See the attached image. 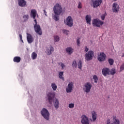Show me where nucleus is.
<instances>
[{"label":"nucleus","mask_w":124,"mask_h":124,"mask_svg":"<svg viewBox=\"0 0 124 124\" xmlns=\"http://www.w3.org/2000/svg\"><path fill=\"white\" fill-rule=\"evenodd\" d=\"M53 11L55 15L52 16L53 19L55 21L60 20L59 16L62 13V7L59 3H56L53 7Z\"/></svg>","instance_id":"obj_1"},{"label":"nucleus","mask_w":124,"mask_h":124,"mask_svg":"<svg viewBox=\"0 0 124 124\" xmlns=\"http://www.w3.org/2000/svg\"><path fill=\"white\" fill-rule=\"evenodd\" d=\"M104 24L103 21L99 20L98 18L94 19L92 22V25L93 27H97V28H99L101 27L102 25Z\"/></svg>","instance_id":"obj_2"},{"label":"nucleus","mask_w":124,"mask_h":124,"mask_svg":"<svg viewBox=\"0 0 124 124\" xmlns=\"http://www.w3.org/2000/svg\"><path fill=\"white\" fill-rule=\"evenodd\" d=\"M42 116L45 119V120H49L50 118V113L48 110L45 108H43L41 111Z\"/></svg>","instance_id":"obj_3"},{"label":"nucleus","mask_w":124,"mask_h":124,"mask_svg":"<svg viewBox=\"0 0 124 124\" xmlns=\"http://www.w3.org/2000/svg\"><path fill=\"white\" fill-rule=\"evenodd\" d=\"M93 87V85L91 82H86L83 85V91L85 93H87L91 92V90H92V88Z\"/></svg>","instance_id":"obj_4"},{"label":"nucleus","mask_w":124,"mask_h":124,"mask_svg":"<svg viewBox=\"0 0 124 124\" xmlns=\"http://www.w3.org/2000/svg\"><path fill=\"white\" fill-rule=\"evenodd\" d=\"M94 56V52L93 50H90L85 55V59L86 61H91Z\"/></svg>","instance_id":"obj_5"},{"label":"nucleus","mask_w":124,"mask_h":124,"mask_svg":"<svg viewBox=\"0 0 124 124\" xmlns=\"http://www.w3.org/2000/svg\"><path fill=\"white\" fill-rule=\"evenodd\" d=\"M47 100L49 104H52L55 98V93H49L47 94Z\"/></svg>","instance_id":"obj_6"},{"label":"nucleus","mask_w":124,"mask_h":124,"mask_svg":"<svg viewBox=\"0 0 124 124\" xmlns=\"http://www.w3.org/2000/svg\"><path fill=\"white\" fill-rule=\"evenodd\" d=\"M81 121L80 123L82 124H90V120L89 118L87 117L85 115H82L81 116Z\"/></svg>","instance_id":"obj_7"},{"label":"nucleus","mask_w":124,"mask_h":124,"mask_svg":"<svg viewBox=\"0 0 124 124\" xmlns=\"http://www.w3.org/2000/svg\"><path fill=\"white\" fill-rule=\"evenodd\" d=\"M34 30L35 32H36V33H38L39 35H42V31L41 30L40 25L38 24H34Z\"/></svg>","instance_id":"obj_8"},{"label":"nucleus","mask_w":124,"mask_h":124,"mask_svg":"<svg viewBox=\"0 0 124 124\" xmlns=\"http://www.w3.org/2000/svg\"><path fill=\"white\" fill-rule=\"evenodd\" d=\"M74 86V83L71 81L68 84L67 88H66V92L67 93H71L73 91V87Z\"/></svg>","instance_id":"obj_9"},{"label":"nucleus","mask_w":124,"mask_h":124,"mask_svg":"<svg viewBox=\"0 0 124 124\" xmlns=\"http://www.w3.org/2000/svg\"><path fill=\"white\" fill-rule=\"evenodd\" d=\"M106 60V54L104 52H100L98 55V61L99 62H104Z\"/></svg>","instance_id":"obj_10"},{"label":"nucleus","mask_w":124,"mask_h":124,"mask_svg":"<svg viewBox=\"0 0 124 124\" xmlns=\"http://www.w3.org/2000/svg\"><path fill=\"white\" fill-rule=\"evenodd\" d=\"M66 24L68 27H72L73 26V19L71 16H69L66 18Z\"/></svg>","instance_id":"obj_11"},{"label":"nucleus","mask_w":124,"mask_h":124,"mask_svg":"<svg viewBox=\"0 0 124 124\" xmlns=\"http://www.w3.org/2000/svg\"><path fill=\"white\" fill-rule=\"evenodd\" d=\"M119 9H120V7L119 4L115 2L112 4V11L115 13H118L119 12Z\"/></svg>","instance_id":"obj_12"},{"label":"nucleus","mask_w":124,"mask_h":124,"mask_svg":"<svg viewBox=\"0 0 124 124\" xmlns=\"http://www.w3.org/2000/svg\"><path fill=\"white\" fill-rule=\"evenodd\" d=\"M102 73L104 76H107L110 75V69L105 67L102 69Z\"/></svg>","instance_id":"obj_13"},{"label":"nucleus","mask_w":124,"mask_h":124,"mask_svg":"<svg viewBox=\"0 0 124 124\" xmlns=\"http://www.w3.org/2000/svg\"><path fill=\"white\" fill-rule=\"evenodd\" d=\"M102 3V0H95L93 2V7L95 8L98 7Z\"/></svg>","instance_id":"obj_14"},{"label":"nucleus","mask_w":124,"mask_h":124,"mask_svg":"<svg viewBox=\"0 0 124 124\" xmlns=\"http://www.w3.org/2000/svg\"><path fill=\"white\" fill-rule=\"evenodd\" d=\"M27 39L28 43L29 44L32 43V42H33V37H32L31 34L29 33H27Z\"/></svg>","instance_id":"obj_15"},{"label":"nucleus","mask_w":124,"mask_h":124,"mask_svg":"<svg viewBox=\"0 0 124 124\" xmlns=\"http://www.w3.org/2000/svg\"><path fill=\"white\" fill-rule=\"evenodd\" d=\"M18 5L21 7H26L27 6V1L25 0H18Z\"/></svg>","instance_id":"obj_16"},{"label":"nucleus","mask_w":124,"mask_h":124,"mask_svg":"<svg viewBox=\"0 0 124 124\" xmlns=\"http://www.w3.org/2000/svg\"><path fill=\"white\" fill-rule=\"evenodd\" d=\"M54 51V47L52 46H50L46 48V53L48 56L52 54V52Z\"/></svg>","instance_id":"obj_17"},{"label":"nucleus","mask_w":124,"mask_h":124,"mask_svg":"<svg viewBox=\"0 0 124 124\" xmlns=\"http://www.w3.org/2000/svg\"><path fill=\"white\" fill-rule=\"evenodd\" d=\"M92 116L93 119V122H95L96 121V118H97V114L94 111L92 112Z\"/></svg>","instance_id":"obj_18"},{"label":"nucleus","mask_w":124,"mask_h":124,"mask_svg":"<svg viewBox=\"0 0 124 124\" xmlns=\"http://www.w3.org/2000/svg\"><path fill=\"white\" fill-rule=\"evenodd\" d=\"M36 10L34 9L31 10V17L33 18V19H35V17H36Z\"/></svg>","instance_id":"obj_19"},{"label":"nucleus","mask_w":124,"mask_h":124,"mask_svg":"<svg viewBox=\"0 0 124 124\" xmlns=\"http://www.w3.org/2000/svg\"><path fill=\"white\" fill-rule=\"evenodd\" d=\"M85 20L86 21L87 24H89V25H91V22L92 21V16L90 15L86 16Z\"/></svg>","instance_id":"obj_20"},{"label":"nucleus","mask_w":124,"mask_h":124,"mask_svg":"<svg viewBox=\"0 0 124 124\" xmlns=\"http://www.w3.org/2000/svg\"><path fill=\"white\" fill-rule=\"evenodd\" d=\"M113 123L112 124H120V120L117 118V117L113 116Z\"/></svg>","instance_id":"obj_21"},{"label":"nucleus","mask_w":124,"mask_h":124,"mask_svg":"<svg viewBox=\"0 0 124 124\" xmlns=\"http://www.w3.org/2000/svg\"><path fill=\"white\" fill-rule=\"evenodd\" d=\"M54 107L55 108H56V109H58L59 107V105H60V102H59V100L58 99H56L54 102Z\"/></svg>","instance_id":"obj_22"},{"label":"nucleus","mask_w":124,"mask_h":124,"mask_svg":"<svg viewBox=\"0 0 124 124\" xmlns=\"http://www.w3.org/2000/svg\"><path fill=\"white\" fill-rule=\"evenodd\" d=\"M66 52L69 54V55H71L73 53V49L71 47H69L66 48Z\"/></svg>","instance_id":"obj_23"},{"label":"nucleus","mask_w":124,"mask_h":124,"mask_svg":"<svg viewBox=\"0 0 124 124\" xmlns=\"http://www.w3.org/2000/svg\"><path fill=\"white\" fill-rule=\"evenodd\" d=\"M14 62H21V57L18 56H16L13 59Z\"/></svg>","instance_id":"obj_24"},{"label":"nucleus","mask_w":124,"mask_h":124,"mask_svg":"<svg viewBox=\"0 0 124 124\" xmlns=\"http://www.w3.org/2000/svg\"><path fill=\"white\" fill-rule=\"evenodd\" d=\"M63 72H60L59 73V77L60 79H62L63 81H64V78H63Z\"/></svg>","instance_id":"obj_25"},{"label":"nucleus","mask_w":124,"mask_h":124,"mask_svg":"<svg viewBox=\"0 0 124 124\" xmlns=\"http://www.w3.org/2000/svg\"><path fill=\"white\" fill-rule=\"evenodd\" d=\"M31 57L32 60H35V59L37 58V54H36V53L35 52H33L31 54Z\"/></svg>","instance_id":"obj_26"},{"label":"nucleus","mask_w":124,"mask_h":124,"mask_svg":"<svg viewBox=\"0 0 124 124\" xmlns=\"http://www.w3.org/2000/svg\"><path fill=\"white\" fill-rule=\"evenodd\" d=\"M109 74L110 75H115L116 74V69L113 68L110 70H109Z\"/></svg>","instance_id":"obj_27"},{"label":"nucleus","mask_w":124,"mask_h":124,"mask_svg":"<svg viewBox=\"0 0 124 124\" xmlns=\"http://www.w3.org/2000/svg\"><path fill=\"white\" fill-rule=\"evenodd\" d=\"M51 87L53 90V91H56L57 90L58 86H57V85H56V83H52L51 84Z\"/></svg>","instance_id":"obj_28"},{"label":"nucleus","mask_w":124,"mask_h":124,"mask_svg":"<svg viewBox=\"0 0 124 124\" xmlns=\"http://www.w3.org/2000/svg\"><path fill=\"white\" fill-rule=\"evenodd\" d=\"M108 63L110 65H113L114 64V60L111 58L108 59Z\"/></svg>","instance_id":"obj_29"},{"label":"nucleus","mask_w":124,"mask_h":124,"mask_svg":"<svg viewBox=\"0 0 124 124\" xmlns=\"http://www.w3.org/2000/svg\"><path fill=\"white\" fill-rule=\"evenodd\" d=\"M93 79L94 80V83H97L98 82V78L96 75L93 76Z\"/></svg>","instance_id":"obj_30"},{"label":"nucleus","mask_w":124,"mask_h":124,"mask_svg":"<svg viewBox=\"0 0 124 124\" xmlns=\"http://www.w3.org/2000/svg\"><path fill=\"white\" fill-rule=\"evenodd\" d=\"M54 42H59L60 41V37L58 35H55L54 36Z\"/></svg>","instance_id":"obj_31"},{"label":"nucleus","mask_w":124,"mask_h":124,"mask_svg":"<svg viewBox=\"0 0 124 124\" xmlns=\"http://www.w3.org/2000/svg\"><path fill=\"white\" fill-rule=\"evenodd\" d=\"M23 18L24 19V22H27L29 19V15H24Z\"/></svg>","instance_id":"obj_32"},{"label":"nucleus","mask_w":124,"mask_h":124,"mask_svg":"<svg viewBox=\"0 0 124 124\" xmlns=\"http://www.w3.org/2000/svg\"><path fill=\"white\" fill-rule=\"evenodd\" d=\"M78 68H79V69H81L82 65V61L81 60H80L78 62Z\"/></svg>","instance_id":"obj_33"},{"label":"nucleus","mask_w":124,"mask_h":124,"mask_svg":"<svg viewBox=\"0 0 124 124\" xmlns=\"http://www.w3.org/2000/svg\"><path fill=\"white\" fill-rule=\"evenodd\" d=\"M105 17H106V13H105V14H103L101 16V18L103 21V20H104V19H105Z\"/></svg>","instance_id":"obj_34"},{"label":"nucleus","mask_w":124,"mask_h":124,"mask_svg":"<svg viewBox=\"0 0 124 124\" xmlns=\"http://www.w3.org/2000/svg\"><path fill=\"white\" fill-rule=\"evenodd\" d=\"M63 33H64L65 34H66V35H68L69 32V31H68V30H63Z\"/></svg>","instance_id":"obj_35"},{"label":"nucleus","mask_w":124,"mask_h":124,"mask_svg":"<svg viewBox=\"0 0 124 124\" xmlns=\"http://www.w3.org/2000/svg\"><path fill=\"white\" fill-rule=\"evenodd\" d=\"M80 40H81V38H78L77 40L78 46H80Z\"/></svg>","instance_id":"obj_36"},{"label":"nucleus","mask_w":124,"mask_h":124,"mask_svg":"<svg viewBox=\"0 0 124 124\" xmlns=\"http://www.w3.org/2000/svg\"><path fill=\"white\" fill-rule=\"evenodd\" d=\"M72 66H73L74 67H76L77 66V62H76V61H75L73 62Z\"/></svg>","instance_id":"obj_37"},{"label":"nucleus","mask_w":124,"mask_h":124,"mask_svg":"<svg viewBox=\"0 0 124 124\" xmlns=\"http://www.w3.org/2000/svg\"><path fill=\"white\" fill-rule=\"evenodd\" d=\"M69 108H74V104L73 103H71L69 104L68 105Z\"/></svg>","instance_id":"obj_38"},{"label":"nucleus","mask_w":124,"mask_h":124,"mask_svg":"<svg viewBox=\"0 0 124 124\" xmlns=\"http://www.w3.org/2000/svg\"><path fill=\"white\" fill-rule=\"evenodd\" d=\"M124 69V63L121 65L120 66V71H123Z\"/></svg>","instance_id":"obj_39"},{"label":"nucleus","mask_w":124,"mask_h":124,"mask_svg":"<svg viewBox=\"0 0 124 124\" xmlns=\"http://www.w3.org/2000/svg\"><path fill=\"white\" fill-rule=\"evenodd\" d=\"M78 7L79 9H80L82 7V3H81V2L79 1L78 2Z\"/></svg>","instance_id":"obj_40"},{"label":"nucleus","mask_w":124,"mask_h":124,"mask_svg":"<svg viewBox=\"0 0 124 124\" xmlns=\"http://www.w3.org/2000/svg\"><path fill=\"white\" fill-rule=\"evenodd\" d=\"M111 124V120L110 119H108L106 122V124Z\"/></svg>","instance_id":"obj_41"},{"label":"nucleus","mask_w":124,"mask_h":124,"mask_svg":"<svg viewBox=\"0 0 124 124\" xmlns=\"http://www.w3.org/2000/svg\"><path fill=\"white\" fill-rule=\"evenodd\" d=\"M62 69H63L65 67V65L63 63H61Z\"/></svg>","instance_id":"obj_42"},{"label":"nucleus","mask_w":124,"mask_h":124,"mask_svg":"<svg viewBox=\"0 0 124 124\" xmlns=\"http://www.w3.org/2000/svg\"><path fill=\"white\" fill-rule=\"evenodd\" d=\"M84 51H85V52H88L89 51V48H88V47H87V46H85Z\"/></svg>","instance_id":"obj_43"},{"label":"nucleus","mask_w":124,"mask_h":124,"mask_svg":"<svg viewBox=\"0 0 124 124\" xmlns=\"http://www.w3.org/2000/svg\"><path fill=\"white\" fill-rule=\"evenodd\" d=\"M19 38H20L21 41H22V42L24 43V41H23V39H22V35L19 34Z\"/></svg>","instance_id":"obj_44"},{"label":"nucleus","mask_w":124,"mask_h":124,"mask_svg":"<svg viewBox=\"0 0 124 124\" xmlns=\"http://www.w3.org/2000/svg\"><path fill=\"white\" fill-rule=\"evenodd\" d=\"M35 23H34V25H37V21H36V19L34 20Z\"/></svg>","instance_id":"obj_45"},{"label":"nucleus","mask_w":124,"mask_h":124,"mask_svg":"<svg viewBox=\"0 0 124 124\" xmlns=\"http://www.w3.org/2000/svg\"><path fill=\"white\" fill-rule=\"evenodd\" d=\"M44 12L46 16H47V12H46V11L45 10H44Z\"/></svg>","instance_id":"obj_46"},{"label":"nucleus","mask_w":124,"mask_h":124,"mask_svg":"<svg viewBox=\"0 0 124 124\" xmlns=\"http://www.w3.org/2000/svg\"><path fill=\"white\" fill-rule=\"evenodd\" d=\"M124 53H123L122 55V58H124Z\"/></svg>","instance_id":"obj_47"},{"label":"nucleus","mask_w":124,"mask_h":124,"mask_svg":"<svg viewBox=\"0 0 124 124\" xmlns=\"http://www.w3.org/2000/svg\"><path fill=\"white\" fill-rule=\"evenodd\" d=\"M113 0V1H117V0Z\"/></svg>","instance_id":"obj_48"}]
</instances>
